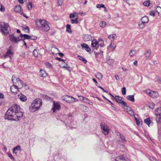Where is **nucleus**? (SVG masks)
I'll return each instance as SVG.
<instances>
[{
  "label": "nucleus",
  "mask_w": 161,
  "mask_h": 161,
  "mask_svg": "<svg viewBox=\"0 0 161 161\" xmlns=\"http://www.w3.org/2000/svg\"><path fill=\"white\" fill-rule=\"evenodd\" d=\"M16 106L15 110V118H17L18 120L19 119L23 116V113L20 111V108L19 106L17 105H15Z\"/></svg>",
  "instance_id": "7"
},
{
  "label": "nucleus",
  "mask_w": 161,
  "mask_h": 161,
  "mask_svg": "<svg viewBox=\"0 0 161 161\" xmlns=\"http://www.w3.org/2000/svg\"><path fill=\"white\" fill-rule=\"evenodd\" d=\"M16 106L14 105L9 108L8 109L6 112L5 117L6 119L8 120H14V118H15V110Z\"/></svg>",
  "instance_id": "3"
},
{
  "label": "nucleus",
  "mask_w": 161,
  "mask_h": 161,
  "mask_svg": "<svg viewBox=\"0 0 161 161\" xmlns=\"http://www.w3.org/2000/svg\"><path fill=\"white\" fill-rule=\"evenodd\" d=\"M116 47V46L115 44H112V43H111L110 47L112 49H114Z\"/></svg>",
  "instance_id": "49"
},
{
  "label": "nucleus",
  "mask_w": 161,
  "mask_h": 161,
  "mask_svg": "<svg viewBox=\"0 0 161 161\" xmlns=\"http://www.w3.org/2000/svg\"><path fill=\"white\" fill-rule=\"evenodd\" d=\"M151 52L150 50L148 49L145 51L144 55H145V59H149L151 57Z\"/></svg>",
  "instance_id": "17"
},
{
  "label": "nucleus",
  "mask_w": 161,
  "mask_h": 161,
  "mask_svg": "<svg viewBox=\"0 0 161 161\" xmlns=\"http://www.w3.org/2000/svg\"><path fill=\"white\" fill-rule=\"evenodd\" d=\"M127 99L131 102H134L135 101V99L134 98V95H129L127 96L126 97Z\"/></svg>",
  "instance_id": "25"
},
{
  "label": "nucleus",
  "mask_w": 161,
  "mask_h": 161,
  "mask_svg": "<svg viewBox=\"0 0 161 161\" xmlns=\"http://www.w3.org/2000/svg\"><path fill=\"white\" fill-rule=\"evenodd\" d=\"M10 40L14 43H18L20 40H25V39H29L31 37L30 36L27 34H20L18 37H15L14 35H9Z\"/></svg>",
  "instance_id": "1"
},
{
  "label": "nucleus",
  "mask_w": 161,
  "mask_h": 161,
  "mask_svg": "<svg viewBox=\"0 0 161 161\" xmlns=\"http://www.w3.org/2000/svg\"><path fill=\"white\" fill-rule=\"evenodd\" d=\"M18 96L20 100L22 102H25L27 100V98L26 96L21 93L19 94Z\"/></svg>",
  "instance_id": "21"
},
{
  "label": "nucleus",
  "mask_w": 161,
  "mask_h": 161,
  "mask_svg": "<svg viewBox=\"0 0 161 161\" xmlns=\"http://www.w3.org/2000/svg\"><path fill=\"white\" fill-rule=\"evenodd\" d=\"M78 96L79 99L83 102L85 97L82 96L78 95Z\"/></svg>",
  "instance_id": "52"
},
{
  "label": "nucleus",
  "mask_w": 161,
  "mask_h": 161,
  "mask_svg": "<svg viewBox=\"0 0 161 161\" xmlns=\"http://www.w3.org/2000/svg\"><path fill=\"white\" fill-rule=\"evenodd\" d=\"M114 62V60L112 59H110L109 58H108L107 60V63L110 65H111Z\"/></svg>",
  "instance_id": "32"
},
{
  "label": "nucleus",
  "mask_w": 161,
  "mask_h": 161,
  "mask_svg": "<svg viewBox=\"0 0 161 161\" xmlns=\"http://www.w3.org/2000/svg\"><path fill=\"white\" fill-rule=\"evenodd\" d=\"M40 75L41 76L45 77L47 76V74L45 70L41 69L40 71Z\"/></svg>",
  "instance_id": "22"
},
{
  "label": "nucleus",
  "mask_w": 161,
  "mask_h": 161,
  "mask_svg": "<svg viewBox=\"0 0 161 161\" xmlns=\"http://www.w3.org/2000/svg\"><path fill=\"white\" fill-rule=\"evenodd\" d=\"M10 90L12 93L15 94H17L19 91L17 86L15 84L11 86Z\"/></svg>",
  "instance_id": "13"
},
{
  "label": "nucleus",
  "mask_w": 161,
  "mask_h": 161,
  "mask_svg": "<svg viewBox=\"0 0 161 161\" xmlns=\"http://www.w3.org/2000/svg\"><path fill=\"white\" fill-rule=\"evenodd\" d=\"M81 108L84 111H86L88 110V108L87 107L84 105L82 106Z\"/></svg>",
  "instance_id": "41"
},
{
  "label": "nucleus",
  "mask_w": 161,
  "mask_h": 161,
  "mask_svg": "<svg viewBox=\"0 0 161 161\" xmlns=\"http://www.w3.org/2000/svg\"><path fill=\"white\" fill-rule=\"evenodd\" d=\"M36 24L37 27L44 31H48L50 29V27L47 21L44 19L37 20L36 22Z\"/></svg>",
  "instance_id": "2"
},
{
  "label": "nucleus",
  "mask_w": 161,
  "mask_h": 161,
  "mask_svg": "<svg viewBox=\"0 0 161 161\" xmlns=\"http://www.w3.org/2000/svg\"><path fill=\"white\" fill-rule=\"evenodd\" d=\"M12 80L13 82V84H15L16 85H18L19 88L22 87L24 84L19 78H16L15 76L13 75L12 78Z\"/></svg>",
  "instance_id": "6"
},
{
  "label": "nucleus",
  "mask_w": 161,
  "mask_h": 161,
  "mask_svg": "<svg viewBox=\"0 0 161 161\" xmlns=\"http://www.w3.org/2000/svg\"><path fill=\"white\" fill-rule=\"evenodd\" d=\"M63 2V0H58V3L59 6H61Z\"/></svg>",
  "instance_id": "47"
},
{
  "label": "nucleus",
  "mask_w": 161,
  "mask_h": 161,
  "mask_svg": "<svg viewBox=\"0 0 161 161\" xmlns=\"http://www.w3.org/2000/svg\"><path fill=\"white\" fill-rule=\"evenodd\" d=\"M108 94L110 95L111 97V99H114L115 98V97H114L113 96V95L111 94L110 93H108Z\"/></svg>",
  "instance_id": "62"
},
{
  "label": "nucleus",
  "mask_w": 161,
  "mask_h": 161,
  "mask_svg": "<svg viewBox=\"0 0 161 161\" xmlns=\"http://www.w3.org/2000/svg\"><path fill=\"white\" fill-rule=\"evenodd\" d=\"M77 13H74V14H70V16H69V18L71 19H72V18H74L75 17V15Z\"/></svg>",
  "instance_id": "48"
},
{
  "label": "nucleus",
  "mask_w": 161,
  "mask_h": 161,
  "mask_svg": "<svg viewBox=\"0 0 161 161\" xmlns=\"http://www.w3.org/2000/svg\"><path fill=\"white\" fill-rule=\"evenodd\" d=\"M100 126L101 129L104 135H107L109 131V127L108 126L105 125L104 123H102L100 125Z\"/></svg>",
  "instance_id": "8"
},
{
  "label": "nucleus",
  "mask_w": 161,
  "mask_h": 161,
  "mask_svg": "<svg viewBox=\"0 0 161 161\" xmlns=\"http://www.w3.org/2000/svg\"><path fill=\"white\" fill-rule=\"evenodd\" d=\"M92 36L91 35L88 34L85 35L83 36V39L85 41H88L92 39Z\"/></svg>",
  "instance_id": "20"
},
{
  "label": "nucleus",
  "mask_w": 161,
  "mask_h": 161,
  "mask_svg": "<svg viewBox=\"0 0 161 161\" xmlns=\"http://www.w3.org/2000/svg\"><path fill=\"white\" fill-rule=\"evenodd\" d=\"M156 79L158 83L161 84V79L159 77H156Z\"/></svg>",
  "instance_id": "53"
},
{
  "label": "nucleus",
  "mask_w": 161,
  "mask_h": 161,
  "mask_svg": "<svg viewBox=\"0 0 161 161\" xmlns=\"http://www.w3.org/2000/svg\"><path fill=\"white\" fill-rule=\"evenodd\" d=\"M88 45L87 44L83 43L81 44V46L83 48H85Z\"/></svg>",
  "instance_id": "60"
},
{
  "label": "nucleus",
  "mask_w": 161,
  "mask_h": 161,
  "mask_svg": "<svg viewBox=\"0 0 161 161\" xmlns=\"http://www.w3.org/2000/svg\"><path fill=\"white\" fill-rule=\"evenodd\" d=\"M0 31L4 35H7L10 31V28L8 24L4 22L0 23Z\"/></svg>",
  "instance_id": "4"
},
{
  "label": "nucleus",
  "mask_w": 161,
  "mask_h": 161,
  "mask_svg": "<svg viewBox=\"0 0 161 161\" xmlns=\"http://www.w3.org/2000/svg\"><path fill=\"white\" fill-rule=\"evenodd\" d=\"M91 46L94 49L97 50L99 47L98 42L95 39L92 40V41Z\"/></svg>",
  "instance_id": "15"
},
{
  "label": "nucleus",
  "mask_w": 161,
  "mask_h": 161,
  "mask_svg": "<svg viewBox=\"0 0 161 161\" xmlns=\"http://www.w3.org/2000/svg\"><path fill=\"white\" fill-rule=\"evenodd\" d=\"M144 122L148 125L149 126L150 125H153V123L151 121L150 118L145 119L144 120Z\"/></svg>",
  "instance_id": "19"
},
{
  "label": "nucleus",
  "mask_w": 161,
  "mask_h": 161,
  "mask_svg": "<svg viewBox=\"0 0 161 161\" xmlns=\"http://www.w3.org/2000/svg\"><path fill=\"white\" fill-rule=\"evenodd\" d=\"M21 9V7L20 5H17L15 6L14 8V11L16 12H19Z\"/></svg>",
  "instance_id": "27"
},
{
  "label": "nucleus",
  "mask_w": 161,
  "mask_h": 161,
  "mask_svg": "<svg viewBox=\"0 0 161 161\" xmlns=\"http://www.w3.org/2000/svg\"><path fill=\"white\" fill-rule=\"evenodd\" d=\"M70 100L71 101V103L72 102H77L78 101V100L77 99L73 97L72 99H71Z\"/></svg>",
  "instance_id": "59"
},
{
  "label": "nucleus",
  "mask_w": 161,
  "mask_h": 161,
  "mask_svg": "<svg viewBox=\"0 0 161 161\" xmlns=\"http://www.w3.org/2000/svg\"><path fill=\"white\" fill-rule=\"evenodd\" d=\"M78 17H77L75 19H71V22L72 24H77L78 21H77Z\"/></svg>",
  "instance_id": "34"
},
{
  "label": "nucleus",
  "mask_w": 161,
  "mask_h": 161,
  "mask_svg": "<svg viewBox=\"0 0 161 161\" xmlns=\"http://www.w3.org/2000/svg\"><path fill=\"white\" fill-rule=\"evenodd\" d=\"M129 111L128 112V113L130 114L131 115H134L133 111L131 110L130 107H129Z\"/></svg>",
  "instance_id": "46"
},
{
  "label": "nucleus",
  "mask_w": 161,
  "mask_h": 161,
  "mask_svg": "<svg viewBox=\"0 0 161 161\" xmlns=\"http://www.w3.org/2000/svg\"><path fill=\"white\" fill-rule=\"evenodd\" d=\"M146 23H142V21H139L138 26L140 28L143 29L145 26Z\"/></svg>",
  "instance_id": "28"
},
{
  "label": "nucleus",
  "mask_w": 161,
  "mask_h": 161,
  "mask_svg": "<svg viewBox=\"0 0 161 161\" xmlns=\"http://www.w3.org/2000/svg\"><path fill=\"white\" fill-rule=\"evenodd\" d=\"M30 39H31L32 40H36L37 39V37L36 36H30Z\"/></svg>",
  "instance_id": "54"
},
{
  "label": "nucleus",
  "mask_w": 161,
  "mask_h": 161,
  "mask_svg": "<svg viewBox=\"0 0 161 161\" xmlns=\"http://www.w3.org/2000/svg\"><path fill=\"white\" fill-rule=\"evenodd\" d=\"M156 11L158 13H159V11H161V8L159 6H157V8L156 9Z\"/></svg>",
  "instance_id": "58"
},
{
  "label": "nucleus",
  "mask_w": 161,
  "mask_h": 161,
  "mask_svg": "<svg viewBox=\"0 0 161 161\" xmlns=\"http://www.w3.org/2000/svg\"><path fill=\"white\" fill-rule=\"evenodd\" d=\"M23 30L26 33H28L29 32V29L28 27L27 26H22L21 27Z\"/></svg>",
  "instance_id": "29"
},
{
  "label": "nucleus",
  "mask_w": 161,
  "mask_h": 161,
  "mask_svg": "<svg viewBox=\"0 0 161 161\" xmlns=\"http://www.w3.org/2000/svg\"><path fill=\"white\" fill-rule=\"evenodd\" d=\"M8 155V156L12 160H14V158L11 153H9Z\"/></svg>",
  "instance_id": "56"
},
{
  "label": "nucleus",
  "mask_w": 161,
  "mask_h": 161,
  "mask_svg": "<svg viewBox=\"0 0 161 161\" xmlns=\"http://www.w3.org/2000/svg\"><path fill=\"white\" fill-rule=\"evenodd\" d=\"M21 146L20 145H18L15 147L13 149V153L15 154L16 155H17V153L15 151H21Z\"/></svg>",
  "instance_id": "18"
},
{
  "label": "nucleus",
  "mask_w": 161,
  "mask_h": 161,
  "mask_svg": "<svg viewBox=\"0 0 161 161\" xmlns=\"http://www.w3.org/2000/svg\"><path fill=\"white\" fill-rule=\"evenodd\" d=\"M149 14L151 16H152L153 17H154L155 16V13H154V12H153V11H151L150 13Z\"/></svg>",
  "instance_id": "61"
},
{
  "label": "nucleus",
  "mask_w": 161,
  "mask_h": 161,
  "mask_svg": "<svg viewBox=\"0 0 161 161\" xmlns=\"http://www.w3.org/2000/svg\"><path fill=\"white\" fill-rule=\"evenodd\" d=\"M155 106V104L153 103H150L149 105V108L152 109H153L154 108Z\"/></svg>",
  "instance_id": "44"
},
{
  "label": "nucleus",
  "mask_w": 161,
  "mask_h": 161,
  "mask_svg": "<svg viewBox=\"0 0 161 161\" xmlns=\"http://www.w3.org/2000/svg\"><path fill=\"white\" fill-rule=\"evenodd\" d=\"M122 93L124 95L126 94V88L125 87H123L122 89Z\"/></svg>",
  "instance_id": "43"
},
{
  "label": "nucleus",
  "mask_w": 161,
  "mask_h": 161,
  "mask_svg": "<svg viewBox=\"0 0 161 161\" xmlns=\"http://www.w3.org/2000/svg\"><path fill=\"white\" fill-rule=\"evenodd\" d=\"M85 49L87 52H89L91 51V48L88 47V45H87Z\"/></svg>",
  "instance_id": "55"
},
{
  "label": "nucleus",
  "mask_w": 161,
  "mask_h": 161,
  "mask_svg": "<svg viewBox=\"0 0 161 161\" xmlns=\"http://www.w3.org/2000/svg\"><path fill=\"white\" fill-rule=\"evenodd\" d=\"M63 68H66L69 71H70L71 70V68L69 66H67V65L66 66H64L63 67Z\"/></svg>",
  "instance_id": "51"
},
{
  "label": "nucleus",
  "mask_w": 161,
  "mask_h": 161,
  "mask_svg": "<svg viewBox=\"0 0 161 161\" xmlns=\"http://www.w3.org/2000/svg\"><path fill=\"white\" fill-rule=\"evenodd\" d=\"M116 141L117 143L121 145V143H124L126 142V140L125 136L118 131L116 132Z\"/></svg>",
  "instance_id": "5"
},
{
  "label": "nucleus",
  "mask_w": 161,
  "mask_h": 161,
  "mask_svg": "<svg viewBox=\"0 0 161 161\" xmlns=\"http://www.w3.org/2000/svg\"><path fill=\"white\" fill-rule=\"evenodd\" d=\"M32 103L36 105V106H39V107H40L42 105V100L40 98H36Z\"/></svg>",
  "instance_id": "16"
},
{
  "label": "nucleus",
  "mask_w": 161,
  "mask_h": 161,
  "mask_svg": "<svg viewBox=\"0 0 161 161\" xmlns=\"http://www.w3.org/2000/svg\"><path fill=\"white\" fill-rule=\"evenodd\" d=\"M95 76L99 79H101L103 77L102 74L100 73H97Z\"/></svg>",
  "instance_id": "35"
},
{
  "label": "nucleus",
  "mask_w": 161,
  "mask_h": 161,
  "mask_svg": "<svg viewBox=\"0 0 161 161\" xmlns=\"http://www.w3.org/2000/svg\"><path fill=\"white\" fill-rule=\"evenodd\" d=\"M157 109V111L158 113H159V114L161 115V107H159V108H157L156 109H155V112H154V113H155V112H156V110Z\"/></svg>",
  "instance_id": "45"
},
{
  "label": "nucleus",
  "mask_w": 161,
  "mask_h": 161,
  "mask_svg": "<svg viewBox=\"0 0 161 161\" xmlns=\"http://www.w3.org/2000/svg\"><path fill=\"white\" fill-rule=\"evenodd\" d=\"M89 100H90L89 99H88L87 98H86L85 97V98L83 100V102L88 103L89 102Z\"/></svg>",
  "instance_id": "50"
},
{
  "label": "nucleus",
  "mask_w": 161,
  "mask_h": 161,
  "mask_svg": "<svg viewBox=\"0 0 161 161\" xmlns=\"http://www.w3.org/2000/svg\"><path fill=\"white\" fill-rule=\"evenodd\" d=\"M116 34H114L113 35H109L108 36V38L111 40H114L115 37L116 36Z\"/></svg>",
  "instance_id": "40"
},
{
  "label": "nucleus",
  "mask_w": 161,
  "mask_h": 161,
  "mask_svg": "<svg viewBox=\"0 0 161 161\" xmlns=\"http://www.w3.org/2000/svg\"><path fill=\"white\" fill-rule=\"evenodd\" d=\"M39 108V106H36V105L32 103L29 107V110L31 112H34L37 110Z\"/></svg>",
  "instance_id": "12"
},
{
  "label": "nucleus",
  "mask_w": 161,
  "mask_h": 161,
  "mask_svg": "<svg viewBox=\"0 0 161 161\" xmlns=\"http://www.w3.org/2000/svg\"><path fill=\"white\" fill-rule=\"evenodd\" d=\"M0 10L1 11H5V8L2 4H0Z\"/></svg>",
  "instance_id": "57"
},
{
  "label": "nucleus",
  "mask_w": 161,
  "mask_h": 161,
  "mask_svg": "<svg viewBox=\"0 0 161 161\" xmlns=\"http://www.w3.org/2000/svg\"><path fill=\"white\" fill-rule=\"evenodd\" d=\"M39 50L38 49H34L33 52V55L35 57H37L39 55H40Z\"/></svg>",
  "instance_id": "26"
},
{
  "label": "nucleus",
  "mask_w": 161,
  "mask_h": 161,
  "mask_svg": "<svg viewBox=\"0 0 161 161\" xmlns=\"http://www.w3.org/2000/svg\"><path fill=\"white\" fill-rule=\"evenodd\" d=\"M150 4V1L149 0L145 1L143 3V4L146 6H149Z\"/></svg>",
  "instance_id": "37"
},
{
  "label": "nucleus",
  "mask_w": 161,
  "mask_h": 161,
  "mask_svg": "<svg viewBox=\"0 0 161 161\" xmlns=\"http://www.w3.org/2000/svg\"><path fill=\"white\" fill-rule=\"evenodd\" d=\"M116 161H129V159L125 156L120 155L115 158Z\"/></svg>",
  "instance_id": "11"
},
{
  "label": "nucleus",
  "mask_w": 161,
  "mask_h": 161,
  "mask_svg": "<svg viewBox=\"0 0 161 161\" xmlns=\"http://www.w3.org/2000/svg\"><path fill=\"white\" fill-rule=\"evenodd\" d=\"M53 104V107L52 110H53V112H55L56 110H58L60 109L61 106L60 105L59 102L55 103V102H54Z\"/></svg>",
  "instance_id": "10"
},
{
  "label": "nucleus",
  "mask_w": 161,
  "mask_h": 161,
  "mask_svg": "<svg viewBox=\"0 0 161 161\" xmlns=\"http://www.w3.org/2000/svg\"><path fill=\"white\" fill-rule=\"evenodd\" d=\"M141 21H142V23H147L148 22L149 19L147 16H144L141 19Z\"/></svg>",
  "instance_id": "24"
},
{
  "label": "nucleus",
  "mask_w": 161,
  "mask_h": 161,
  "mask_svg": "<svg viewBox=\"0 0 161 161\" xmlns=\"http://www.w3.org/2000/svg\"><path fill=\"white\" fill-rule=\"evenodd\" d=\"M6 53L7 54H8L9 55L11 54L12 53V52L10 49L8 50Z\"/></svg>",
  "instance_id": "63"
},
{
  "label": "nucleus",
  "mask_w": 161,
  "mask_h": 161,
  "mask_svg": "<svg viewBox=\"0 0 161 161\" xmlns=\"http://www.w3.org/2000/svg\"><path fill=\"white\" fill-rule=\"evenodd\" d=\"M72 98L73 97L72 96L65 95L62 96L61 99L62 100L66 101V102L70 103H71V101L70 100L72 99Z\"/></svg>",
  "instance_id": "14"
},
{
  "label": "nucleus",
  "mask_w": 161,
  "mask_h": 161,
  "mask_svg": "<svg viewBox=\"0 0 161 161\" xmlns=\"http://www.w3.org/2000/svg\"><path fill=\"white\" fill-rule=\"evenodd\" d=\"M98 45L101 47H103L104 46V43L103 40L101 39L98 40Z\"/></svg>",
  "instance_id": "30"
},
{
  "label": "nucleus",
  "mask_w": 161,
  "mask_h": 161,
  "mask_svg": "<svg viewBox=\"0 0 161 161\" xmlns=\"http://www.w3.org/2000/svg\"><path fill=\"white\" fill-rule=\"evenodd\" d=\"M70 27L71 25L69 24H67L66 25V31L70 33H71L72 32L70 29Z\"/></svg>",
  "instance_id": "33"
},
{
  "label": "nucleus",
  "mask_w": 161,
  "mask_h": 161,
  "mask_svg": "<svg viewBox=\"0 0 161 161\" xmlns=\"http://www.w3.org/2000/svg\"><path fill=\"white\" fill-rule=\"evenodd\" d=\"M96 6L97 8H105V5L102 4H98Z\"/></svg>",
  "instance_id": "42"
},
{
  "label": "nucleus",
  "mask_w": 161,
  "mask_h": 161,
  "mask_svg": "<svg viewBox=\"0 0 161 161\" xmlns=\"http://www.w3.org/2000/svg\"><path fill=\"white\" fill-rule=\"evenodd\" d=\"M158 94V93L156 92L152 91L149 92L150 96L153 98L157 97Z\"/></svg>",
  "instance_id": "23"
},
{
  "label": "nucleus",
  "mask_w": 161,
  "mask_h": 161,
  "mask_svg": "<svg viewBox=\"0 0 161 161\" xmlns=\"http://www.w3.org/2000/svg\"><path fill=\"white\" fill-rule=\"evenodd\" d=\"M106 25V23L105 21L101 22L99 24L100 26L102 28H104Z\"/></svg>",
  "instance_id": "36"
},
{
  "label": "nucleus",
  "mask_w": 161,
  "mask_h": 161,
  "mask_svg": "<svg viewBox=\"0 0 161 161\" xmlns=\"http://www.w3.org/2000/svg\"><path fill=\"white\" fill-rule=\"evenodd\" d=\"M27 7L29 10H31L32 8V4L31 2H28L27 5Z\"/></svg>",
  "instance_id": "39"
},
{
  "label": "nucleus",
  "mask_w": 161,
  "mask_h": 161,
  "mask_svg": "<svg viewBox=\"0 0 161 161\" xmlns=\"http://www.w3.org/2000/svg\"><path fill=\"white\" fill-rule=\"evenodd\" d=\"M136 53V52L135 50H131L130 52L129 55L130 57H132Z\"/></svg>",
  "instance_id": "38"
},
{
  "label": "nucleus",
  "mask_w": 161,
  "mask_h": 161,
  "mask_svg": "<svg viewBox=\"0 0 161 161\" xmlns=\"http://www.w3.org/2000/svg\"><path fill=\"white\" fill-rule=\"evenodd\" d=\"M114 100L118 103H121L122 106L127 107L126 103L122 100V97L116 96H115Z\"/></svg>",
  "instance_id": "9"
},
{
  "label": "nucleus",
  "mask_w": 161,
  "mask_h": 161,
  "mask_svg": "<svg viewBox=\"0 0 161 161\" xmlns=\"http://www.w3.org/2000/svg\"><path fill=\"white\" fill-rule=\"evenodd\" d=\"M77 58L83 61L84 63L86 64V60L83 57L79 55L78 56Z\"/></svg>",
  "instance_id": "31"
},
{
  "label": "nucleus",
  "mask_w": 161,
  "mask_h": 161,
  "mask_svg": "<svg viewBox=\"0 0 161 161\" xmlns=\"http://www.w3.org/2000/svg\"><path fill=\"white\" fill-rule=\"evenodd\" d=\"M25 88L26 89V90H27V89H29V86L28 85H27V84H25Z\"/></svg>",
  "instance_id": "64"
}]
</instances>
